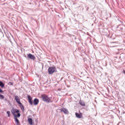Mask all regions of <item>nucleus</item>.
I'll return each instance as SVG.
<instances>
[{
    "instance_id": "1",
    "label": "nucleus",
    "mask_w": 125,
    "mask_h": 125,
    "mask_svg": "<svg viewBox=\"0 0 125 125\" xmlns=\"http://www.w3.org/2000/svg\"><path fill=\"white\" fill-rule=\"evenodd\" d=\"M12 114H13L14 117H15V121L16 125H21L20 124V122L17 118H20L21 114L19 113V110L17 109L13 108L11 111Z\"/></svg>"
},
{
    "instance_id": "2",
    "label": "nucleus",
    "mask_w": 125,
    "mask_h": 125,
    "mask_svg": "<svg viewBox=\"0 0 125 125\" xmlns=\"http://www.w3.org/2000/svg\"><path fill=\"white\" fill-rule=\"evenodd\" d=\"M41 98H42V100H43L44 102H47L48 103L51 102V100L50 99V98L48 97V96H47L46 94L42 95Z\"/></svg>"
},
{
    "instance_id": "3",
    "label": "nucleus",
    "mask_w": 125,
    "mask_h": 125,
    "mask_svg": "<svg viewBox=\"0 0 125 125\" xmlns=\"http://www.w3.org/2000/svg\"><path fill=\"white\" fill-rule=\"evenodd\" d=\"M55 71H56V68L53 67H49L48 70L49 75H52L53 73H55Z\"/></svg>"
},
{
    "instance_id": "4",
    "label": "nucleus",
    "mask_w": 125,
    "mask_h": 125,
    "mask_svg": "<svg viewBox=\"0 0 125 125\" xmlns=\"http://www.w3.org/2000/svg\"><path fill=\"white\" fill-rule=\"evenodd\" d=\"M27 97L29 103L30 104V105H33L34 103L33 102V98H32V97H31V96L30 95H28Z\"/></svg>"
},
{
    "instance_id": "5",
    "label": "nucleus",
    "mask_w": 125,
    "mask_h": 125,
    "mask_svg": "<svg viewBox=\"0 0 125 125\" xmlns=\"http://www.w3.org/2000/svg\"><path fill=\"white\" fill-rule=\"evenodd\" d=\"M75 116L76 118H78V119H82V118H83V113H78V112H76L75 113Z\"/></svg>"
},
{
    "instance_id": "6",
    "label": "nucleus",
    "mask_w": 125,
    "mask_h": 125,
    "mask_svg": "<svg viewBox=\"0 0 125 125\" xmlns=\"http://www.w3.org/2000/svg\"><path fill=\"white\" fill-rule=\"evenodd\" d=\"M27 56L29 59H32V60H35L36 59V57L35 56L32 55V54H29L27 55Z\"/></svg>"
},
{
    "instance_id": "7",
    "label": "nucleus",
    "mask_w": 125,
    "mask_h": 125,
    "mask_svg": "<svg viewBox=\"0 0 125 125\" xmlns=\"http://www.w3.org/2000/svg\"><path fill=\"white\" fill-rule=\"evenodd\" d=\"M15 99L18 104H21V102L20 101V98H19V97H18V96H16Z\"/></svg>"
},
{
    "instance_id": "8",
    "label": "nucleus",
    "mask_w": 125,
    "mask_h": 125,
    "mask_svg": "<svg viewBox=\"0 0 125 125\" xmlns=\"http://www.w3.org/2000/svg\"><path fill=\"white\" fill-rule=\"evenodd\" d=\"M61 111L63 112L64 114H69V111H68V110L66 109L65 108L61 109Z\"/></svg>"
},
{
    "instance_id": "9",
    "label": "nucleus",
    "mask_w": 125,
    "mask_h": 125,
    "mask_svg": "<svg viewBox=\"0 0 125 125\" xmlns=\"http://www.w3.org/2000/svg\"><path fill=\"white\" fill-rule=\"evenodd\" d=\"M33 104L34 105H38V104H39V99H35L34 100Z\"/></svg>"
},
{
    "instance_id": "10",
    "label": "nucleus",
    "mask_w": 125,
    "mask_h": 125,
    "mask_svg": "<svg viewBox=\"0 0 125 125\" xmlns=\"http://www.w3.org/2000/svg\"><path fill=\"white\" fill-rule=\"evenodd\" d=\"M20 107L22 112H24V111H25V108L24 107V105L22 104V103L20 104Z\"/></svg>"
},
{
    "instance_id": "11",
    "label": "nucleus",
    "mask_w": 125,
    "mask_h": 125,
    "mask_svg": "<svg viewBox=\"0 0 125 125\" xmlns=\"http://www.w3.org/2000/svg\"><path fill=\"white\" fill-rule=\"evenodd\" d=\"M79 103L81 106H85V103H84L83 101H80Z\"/></svg>"
},
{
    "instance_id": "12",
    "label": "nucleus",
    "mask_w": 125,
    "mask_h": 125,
    "mask_svg": "<svg viewBox=\"0 0 125 125\" xmlns=\"http://www.w3.org/2000/svg\"><path fill=\"white\" fill-rule=\"evenodd\" d=\"M28 121L29 124H30V125H33V119H32V118H29L28 119Z\"/></svg>"
},
{
    "instance_id": "13",
    "label": "nucleus",
    "mask_w": 125,
    "mask_h": 125,
    "mask_svg": "<svg viewBox=\"0 0 125 125\" xmlns=\"http://www.w3.org/2000/svg\"><path fill=\"white\" fill-rule=\"evenodd\" d=\"M0 86H1V87H4V84L1 81H0Z\"/></svg>"
},
{
    "instance_id": "14",
    "label": "nucleus",
    "mask_w": 125,
    "mask_h": 125,
    "mask_svg": "<svg viewBox=\"0 0 125 125\" xmlns=\"http://www.w3.org/2000/svg\"><path fill=\"white\" fill-rule=\"evenodd\" d=\"M0 99H4V96L0 94Z\"/></svg>"
},
{
    "instance_id": "15",
    "label": "nucleus",
    "mask_w": 125,
    "mask_h": 125,
    "mask_svg": "<svg viewBox=\"0 0 125 125\" xmlns=\"http://www.w3.org/2000/svg\"><path fill=\"white\" fill-rule=\"evenodd\" d=\"M7 114L8 117H10V111H7Z\"/></svg>"
},
{
    "instance_id": "16",
    "label": "nucleus",
    "mask_w": 125,
    "mask_h": 125,
    "mask_svg": "<svg viewBox=\"0 0 125 125\" xmlns=\"http://www.w3.org/2000/svg\"><path fill=\"white\" fill-rule=\"evenodd\" d=\"M0 92L1 93H2V92H3V91L1 89H0Z\"/></svg>"
},
{
    "instance_id": "17",
    "label": "nucleus",
    "mask_w": 125,
    "mask_h": 125,
    "mask_svg": "<svg viewBox=\"0 0 125 125\" xmlns=\"http://www.w3.org/2000/svg\"><path fill=\"white\" fill-rule=\"evenodd\" d=\"M123 73L125 74V70L123 71Z\"/></svg>"
},
{
    "instance_id": "18",
    "label": "nucleus",
    "mask_w": 125,
    "mask_h": 125,
    "mask_svg": "<svg viewBox=\"0 0 125 125\" xmlns=\"http://www.w3.org/2000/svg\"><path fill=\"white\" fill-rule=\"evenodd\" d=\"M11 83V85H12V83Z\"/></svg>"
}]
</instances>
